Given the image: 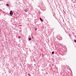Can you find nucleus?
I'll list each match as a JSON object with an SVG mask.
<instances>
[{"label":"nucleus","instance_id":"obj_6","mask_svg":"<svg viewBox=\"0 0 76 76\" xmlns=\"http://www.w3.org/2000/svg\"><path fill=\"white\" fill-rule=\"evenodd\" d=\"M6 5H7V6H9V4H7Z\"/></svg>","mask_w":76,"mask_h":76},{"label":"nucleus","instance_id":"obj_5","mask_svg":"<svg viewBox=\"0 0 76 76\" xmlns=\"http://www.w3.org/2000/svg\"><path fill=\"white\" fill-rule=\"evenodd\" d=\"M18 38L20 39V38H21V37H20V36H19L18 37Z\"/></svg>","mask_w":76,"mask_h":76},{"label":"nucleus","instance_id":"obj_4","mask_svg":"<svg viewBox=\"0 0 76 76\" xmlns=\"http://www.w3.org/2000/svg\"><path fill=\"white\" fill-rule=\"evenodd\" d=\"M52 54H54V52H52Z\"/></svg>","mask_w":76,"mask_h":76},{"label":"nucleus","instance_id":"obj_2","mask_svg":"<svg viewBox=\"0 0 76 76\" xmlns=\"http://www.w3.org/2000/svg\"><path fill=\"white\" fill-rule=\"evenodd\" d=\"M40 20H41L42 22H43V20H42V19H41V18H40Z\"/></svg>","mask_w":76,"mask_h":76},{"label":"nucleus","instance_id":"obj_8","mask_svg":"<svg viewBox=\"0 0 76 76\" xmlns=\"http://www.w3.org/2000/svg\"><path fill=\"white\" fill-rule=\"evenodd\" d=\"M75 42H76V40H75Z\"/></svg>","mask_w":76,"mask_h":76},{"label":"nucleus","instance_id":"obj_9","mask_svg":"<svg viewBox=\"0 0 76 76\" xmlns=\"http://www.w3.org/2000/svg\"><path fill=\"white\" fill-rule=\"evenodd\" d=\"M25 12H26L27 11H25Z\"/></svg>","mask_w":76,"mask_h":76},{"label":"nucleus","instance_id":"obj_7","mask_svg":"<svg viewBox=\"0 0 76 76\" xmlns=\"http://www.w3.org/2000/svg\"><path fill=\"white\" fill-rule=\"evenodd\" d=\"M60 39H62V37H60Z\"/></svg>","mask_w":76,"mask_h":76},{"label":"nucleus","instance_id":"obj_10","mask_svg":"<svg viewBox=\"0 0 76 76\" xmlns=\"http://www.w3.org/2000/svg\"><path fill=\"white\" fill-rule=\"evenodd\" d=\"M33 61H34V59L33 60Z\"/></svg>","mask_w":76,"mask_h":76},{"label":"nucleus","instance_id":"obj_3","mask_svg":"<svg viewBox=\"0 0 76 76\" xmlns=\"http://www.w3.org/2000/svg\"><path fill=\"white\" fill-rule=\"evenodd\" d=\"M29 41H31V38L30 37L28 39Z\"/></svg>","mask_w":76,"mask_h":76},{"label":"nucleus","instance_id":"obj_1","mask_svg":"<svg viewBox=\"0 0 76 76\" xmlns=\"http://www.w3.org/2000/svg\"><path fill=\"white\" fill-rule=\"evenodd\" d=\"M10 15H11V16H12L13 15V12H12V11H11L10 13Z\"/></svg>","mask_w":76,"mask_h":76}]
</instances>
